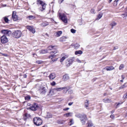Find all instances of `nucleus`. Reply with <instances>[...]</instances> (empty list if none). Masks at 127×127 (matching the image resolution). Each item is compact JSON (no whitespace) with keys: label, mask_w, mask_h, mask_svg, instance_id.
I'll use <instances>...</instances> for the list:
<instances>
[{"label":"nucleus","mask_w":127,"mask_h":127,"mask_svg":"<svg viewBox=\"0 0 127 127\" xmlns=\"http://www.w3.org/2000/svg\"><path fill=\"white\" fill-rule=\"evenodd\" d=\"M126 84V83H125L123 85L119 87V89H123L127 87V86H125V84Z\"/></svg>","instance_id":"nucleus-34"},{"label":"nucleus","mask_w":127,"mask_h":127,"mask_svg":"<svg viewBox=\"0 0 127 127\" xmlns=\"http://www.w3.org/2000/svg\"><path fill=\"white\" fill-rule=\"evenodd\" d=\"M118 48V47L117 46L115 47H114L113 50H115Z\"/></svg>","instance_id":"nucleus-56"},{"label":"nucleus","mask_w":127,"mask_h":127,"mask_svg":"<svg viewBox=\"0 0 127 127\" xmlns=\"http://www.w3.org/2000/svg\"><path fill=\"white\" fill-rule=\"evenodd\" d=\"M74 60V58H70L67 62H66V66H69L72 64Z\"/></svg>","instance_id":"nucleus-11"},{"label":"nucleus","mask_w":127,"mask_h":127,"mask_svg":"<svg viewBox=\"0 0 127 127\" xmlns=\"http://www.w3.org/2000/svg\"><path fill=\"white\" fill-rule=\"evenodd\" d=\"M37 105L35 104L31 106L30 107V108L32 110L35 111L37 109Z\"/></svg>","instance_id":"nucleus-14"},{"label":"nucleus","mask_w":127,"mask_h":127,"mask_svg":"<svg viewBox=\"0 0 127 127\" xmlns=\"http://www.w3.org/2000/svg\"><path fill=\"white\" fill-rule=\"evenodd\" d=\"M2 54V55L4 56H8V55L6 54H2V53H1Z\"/></svg>","instance_id":"nucleus-51"},{"label":"nucleus","mask_w":127,"mask_h":127,"mask_svg":"<svg viewBox=\"0 0 127 127\" xmlns=\"http://www.w3.org/2000/svg\"><path fill=\"white\" fill-rule=\"evenodd\" d=\"M87 117L86 115H83L82 116L81 118V121L83 124H84L86 122Z\"/></svg>","instance_id":"nucleus-10"},{"label":"nucleus","mask_w":127,"mask_h":127,"mask_svg":"<svg viewBox=\"0 0 127 127\" xmlns=\"http://www.w3.org/2000/svg\"><path fill=\"white\" fill-rule=\"evenodd\" d=\"M64 0H59L58 2L59 3H61Z\"/></svg>","instance_id":"nucleus-53"},{"label":"nucleus","mask_w":127,"mask_h":127,"mask_svg":"<svg viewBox=\"0 0 127 127\" xmlns=\"http://www.w3.org/2000/svg\"><path fill=\"white\" fill-rule=\"evenodd\" d=\"M119 0H115L114 1V3L115 4V3H117Z\"/></svg>","instance_id":"nucleus-57"},{"label":"nucleus","mask_w":127,"mask_h":127,"mask_svg":"<svg viewBox=\"0 0 127 127\" xmlns=\"http://www.w3.org/2000/svg\"><path fill=\"white\" fill-rule=\"evenodd\" d=\"M103 15V13L101 12H100L97 16V19H100Z\"/></svg>","instance_id":"nucleus-27"},{"label":"nucleus","mask_w":127,"mask_h":127,"mask_svg":"<svg viewBox=\"0 0 127 127\" xmlns=\"http://www.w3.org/2000/svg\"><path fill=\"white\" fill-rule=\"evenodd\" d=\"M73 92V90H69L68 91V93L69 94H71Z\"/></svg>","instance_id":"nucleus-49"},{"label":"nucleus","mask_w":127,"mask_h":127,"mask_svg":"<svg viewBox=\"0 0 127 127\" xmlns=\"http://www.w3.org/2000/svg\"><path fill=\"white\" fill-rule=\"evenodd\" d=\"M64 88H62V87L59 88V87H55L54 89V91H60L63 90V89Z\"/></svg>","instance_id":"nucleus-18"},{"label":"nucleus","mask_w":127,"mask_h":127,"mask_svg":"<svg viewBox=\"0 0 127 127\" xmlns=\"http://www.w3.org/2000/svg\"><path fill=\"white\" fill-rule=\"evenodd\" d=\"M125 116L126 117H127V112Z\"/></svg>","instance_id":"nucleus-64"},{"label":"nucleus","mask_w":127,"mask_h":127,"mask_svg":"<svg viewBox=\"0 0 127 127\" xmlns=\"http://www.w3.org/2000/svg\"><path fill=\"white\" fill-rule=\"evenodd\" d=\"M50 84L52 86H54L56 84V83L55 82L53 81Z\"/></svg>","instance_id":"nucleus-48"},{"label":"nucleus","mask_w":127,"mask_h":127,"mask_svg":"<svg viewBox=\"0 0 127 127\" xmlns=\"http://www.w3.org/2000/svg\"><path fill=\"white\" fill-rule=\"evenodd\" d=\"M76 61L78 63H81V61L79 59H78V58H77L76 59Z\"/></svg>","instance_id":"nucleus-50"},{"label":"nucleus","mask_w":127,"mask_h":127,"mask_svg":"<svg viewBox=\"0 0 127 127\" xmlns=\"http://www.w3.org/2000/svg\"><path fill=\"white\" fill-rule=\"evenodd\" d=\"M35 18V17L32 15H30L28 16L27 17V19L30 20H32L34 19Z\"/></svg>","instance_id":"nucleus-22"},{"label":"nucleus","mask_w":127,"mask_h":127,"mask_svg":"<svg viewBox=\"0 0 127 127\" xmlns=\"http://www.w3.org/2000/svg\"><path fill=\"white\" fill-rule=\"evenodd\" d=\"M2 6L3 7H6V4H4V5H2Z\"/></svg>","instance_id":"nucleus-61"},{"label":"nucleus","mask_w":127,"mask_h":127,"mask_svg":"<svg viewBox=\"0 0 127 127\" xmlns=\"http://www.w3.org/2000/svg\"><path fill=\"white\" fill-rule=\"evenodd\" d=\"M70 31L72 33H74L76 32V30H75L72 29H71Z\"/></svg>","instance_id":"nucleus-43"},{"label":"nucleus","mask_w":127,"mask_h":127,"mask_svg":"<svg viewBox=\"0 0 127 127\" xmlns=\"http://www.w3.org/2000/svg\"><path fill=\"white\" fill-rule=\"evenodd\" d=\"M1 42L3 44L5 43L8 41V40L6 36L3 35L0 37Z\"/></svg>","instance_id":"nucleus-7"},{"label":"nucleus","mask_w":127,"mask_h":127,"mask_svg":"<svg viewBox=\"0 0 127 127\" xmlns=\"http://www.w3.org/2000/svg\"><path fill=\"white\" fill-rule=\"evenodd\" d=\"M114 67L112 66L106 67L104 69H106L107 70H111L114 69Z\"/></svg>","instance_id":"nucleus-17"},{"label":"nucleus","mask_w":127,"mask_h":127,"mask_svg":"<svg viewBox=\"0 0 127 127\" xmlns=\"http://www.w3.org/2000/svg\"><path fill=\"white\" fill-rule=\"evenodd\" d=\"M34 124L36 126H39L41 125L42 123V120L39 118L36 117L33 119Z\"/></svg>","instance_id":"nucleus-2"},{"label":"nucleus","mask_w":127,"mask_h":127,"mask_svg":"<svg viewBox=\"0 0 127 127\" xmlns=\"http://www.w3.org/2000/svg\"><path fill=\"white\" fill-rule=\"evenodd\" d=\"M122 16L123 18H126V17L127 16V13L125 12V13L122 14Z\"/></svg>","instance_id":"nucleus-36"},{"label":"nucleus","mask_w":127,"mask_h":127,"mask_svg":"<svg viewBox=\"0 0 127 127\" xmlns=\"http://www.w3.org/2000/svg\"><path fill=\"white\" fill-rule=\"evenodd\" d=\"M70 122L69 123V124L70 126H71L74 123L72 119H71L70 120Z\"/></svg>","instance_id":"nucleus-33"},{"label":"nucleus","mask_w":127,"mask_h":127,"mask_svg":"<svg viewBox=\"0 0 127 127\" xmlns=\"http://www.w3.org/2000/svg\"><path fill=\"white\" fill-rule=\"evenodd\" d=\"M121 77L123 79H125V76L123 75H122L121 76Z\"/></svg>","instance_id":"nucleus-58"},{"label":"nucleus","mask_w":127,"mask_h":127,"mask_svg":"<svg viewBox=\"0 0 127 127\" xmlns=\"http://www.w3.org/2000/svg\"><path fill=\"white\" fill-rule=\"evenodd\" d=\"M62 33V32L60 31L55 32L54 34V35L56 36L59 37L61 35Z\"/></svg>","instance_id":"nucleus-15"},{"label":"nucleus","mask_w":127,"mask_h":127,"mask_svg":"<svg viewBox=\"0 0 127 127\" xmlns=\"http://www.w3.org/2000/svg\"><path fill=\"white\" fill-rule=\"evenodd\" d=\"M112 0H109V3L111 2L112 1Z\"/></svg>","instance_id":"nucleus-62"},{"label":"nucleus","mask_w":127,"mask_h":127,"mask_svg":"<svg viewBox=\"0 0 127 127\" xmlns=\"http://www.w3.org/2000/svg\"><path fill=\"white\" fill-rule=\"evenodd\" d=\"M38 91L40 94H45L46 92L45 87L43 86L40 87Z\"/></svg>","instance_id":"nucleus-8"},{"label":"nucleus","mask_w":127,"mask_h":127,"mask_svg":"<svg viewBox=\"0 0 127 127\" xmlns=\"http://www.w3.org/2000/svg\"><path fill=\"white\" fill-rule=\"evenodd\" d=\"M30 97L29 96H28L25 97V99L26 100H29L30 99Z\"/></svg>","instance_id":"nucleus-44"},{"label":"nucleus","mask_w":127,"mask_h":127,"mask_svg":"<svg viewBox=\"0 0 127 127\" xmlns=\"http://www.w3.org/2000/svg\"><path fill=\"white\" fill-rule=\"evenodd\" d=\"M48 52L47 49H43L40 51V53L41 54H43L46 53Z\"/></svg>","instance_id":"nucleus-25"},{"label":"nucleus","mask_w":127,"mask_h":127,"mask_svg":"<svg viewBox=\"0 0 127 127\" xmlns=\"http://www.w3.org/2000/svg\"><path fill=\"white\" fill-rule=\"evenodd\" d=\"M66 58V57L65 56L63 57L60 60V62H63Z\"/></svg>","instance_id":"nucleus-35"},{"label":"nucleus","mask_w":127,"mask_h":127,"mask_svg":"<svg viewBox=\"0 0 127 127\" xmlns=\"http://www.w3.org/2000/svg\"><path fill=\"white\" fill-rule=\"evenodd\" d=\"M122 103H121L120 104L119 103H118L117 102L116 103H115V104H117L116 106V108H118L119 107V105H120V104H121Z\"/></svg>","instance_id":"nucleus-42"},{"label":"nucleus","mask_w":127,"mask_h":127,"mask_svg":"<svg viewBox=\"0 0 127 127\" xmlns=\"http://www.w3.org/2000/svg\"><path fill=\"white\" fill-rule=\"evenodd\" d=\"M52 115L50 113H48L47 114V117L48 118H51L52 117Z\"/></svg>","instance_id":"nucleus-31"},{"label":"nucleus","mask_w":127,"mask_h":127,"mask_svg":"<svg viewBox=\"0 0 127 127\" xmlns=\"http://www.w3.org/2000/svg\"><path fill=\"white\" fill-rule=\"evenodd\" d=\"M90 12L92 14H95V10L93 9H91L90 11Z\"/></svg>","instance_id":"nucleus-38"},{"label":"nucleus","mask_w":127,"mask_h":127,"mask_svg":"<svg viewBox=\"0 0 127 127\" xmlns=\"http://www.w3.org/2000/svg\"><path fill=\"white\" fill-rule=\"evenodd\" d=\"M73 103V102H69L68 103V105L69 106H71Z\"/></svg>","instance_id":"nucleus-55"},{"label":"nucleus","mask_w":127,"mask_h":127,"mask_svg":"<svg viewBox=\"0 0 127 127\" xmlns=\"http://www.w3.org/2000/svg\"><path fill=\"white\" fill-rule=\"evenodd\" d=\"M124 65L123 64H122L120 65L119 67V69L121 70L122 68L124 67Z\"/></svg>","instance_id":"nucleus-39"},{"label":"nucleus","mask_w":127,"mask_h":127,"mask_svg":"<svg viewBox=\"0 0 127 127\" xmlns=\"http://www.w3.org/2000/svg\"><path fill=\"white\" fill-rule=\"evenodd\" d=\"M56 48L57 47L56 46L51 45L49 46L47 48V49L49 50H53L50 53L51 55L49 56V58L51 59L50 61V63H53L54 61H56L57 60V59H55L54 60L52 59L53 58L55 57L56 55L55 54L58 53V51L56 50Z\"/></svg>","instance_id":"nucleus-1"},{"label":"nucleus","mask_w":127,"mask_h":127,"mask_svg":"<svg viewBox=\"0 0 127 127\" xmlns=\"http://www.w3.org/2000/svg\"><path fill=\"white\" fill-rule=\"evenodd\" d=\"M110 117L112 119H114V115H112L110 116Z\"/></svg>","instance_id":"nucleus-52"},{"label":"nucleus","mask_w":127,"mask_h":127,"mask_svg":"<svg viewBox=\"0 0 127 127\" xmlns=\"http://www.w3.org/2000/svg\"><path fill=\"white\" fill-rule=\"evenodd\" d=\"M12 18L14 21L17 20L18 19V16L16 15V12L15 11H13L12 12Z\"/></svg>","instance_id":"nucleus-9"},{"label":"nucleus","mask_w":127,"mask_h":127,"mask_svg":"<svg viewBox=\"0 0 127 127\" xmlns=\"http://www.w3.org/2000/svg\"><path fill=\"white\" fill-rule=\"evenodd\" d=\"M48 25V23L46 22H44L41 24V25L43 27H45Z\"/></svg>","instance_id":"nucleus-26"},{"label":"nucleus","mask_w":127,"mask_h":127,"mask_svg":"<svg viewBox=\"0 0 127 127\" xmlns=\"http://www.w3.org/2000/svg\"><path fill=\"white\" fill-rule=\"evenodd\" d=\"M114 111H115V110H113L112 111H111V112L112 114H113V113H114Z\"/></svg>","instance_id":"nucleus-60"},{"label":"nucleus","mask_w":127,"mask_h":127,"mask_svg":"<svg viewBox=\"0 0 127 127\" xmlns=\"http://www.w3.org/2000/svg\"><path fill=\"white\" fill-rule=\"evenodd\" d=\"M28 114H25L23 117V119L24 121H26L27 118Z\"/></svg>","instance_id":"nucleus-30"},{"label":"nucleus","mask_w":127,"mask_h":127,"mask_svg":"<svg viewBox=\"0 0 127 127\" xmlns=\"http://www.w3.org/2000/svg\"><path fill=\"white\" fill-rule=\"evenodd\" d=\"M36 63H38V64H40L42 63V62L41 61L38 60L36 61Z\"/></svg>","instance_id":"nucleus-46"},{"label":"nucleus","mask_w":127,"mask_h":127,"mask_svg":"<svg viewBox=\"0 0 127 127\" xmlns=\"http://www.w3.org/2000/svg\"><path fill=\"white\" fill-rule=\"evenodd\" d=\"M22 35V32L19 30L15 31L13 32V37L15 38H18L20 37Z\"/></svg>","instance_id":"nucleus-4"},{"label":"nucleus","mask_w":127,"mask_h":127,"mask_svg":"<svg viewBox=\"0 0 127 127\" xmlns=\"http://www.w3.org/2000/svg\"><path fill=\"white\" fill-rule=\"evenodd\" d=\"M123 98H127V92L124 95Z\"/></svg>","instance_id":"nucleus-47"},{"label":"nucleus","mask_w":127,"mask_h":127,"mask_svg":"<svg viewBox=\"0 0 127 127\" xmlns=\"http://www.w3.org/2000/svg\"><path fill=\"white\" fill-rule=\"evenodd\" d=\"M27 77V75L26 74H25L23 75V77L24 78H26Z\"/></svg>","instance_id":"nucleus-59"},{"label":"nucleus","mask_w":127,"mask_h":127,"mask_svg":"<svg viewBox=\"0 0 127 127\" xmlns=\"http://www.w3.org/2000/svg\"><path fill=\"white\" fill-rule=\"evenodd\" d=\"M62 88H64L63 89V93L64 94L66 93L68 91V89L66 87H62Z\"/></svg>","instance_id":"nucleus-21"},{"label":"nucleus","mask_w":127,"mask_h":127,"mask_svg":"<svg viewBox=\"0 0 127 127\" xmlns=\"http://www.w3.org/2000/svg\"><path fill=\"white\" fill-rule=\"evenodd\" d=\"M88 101L87 100H86L85 103V106L86 108L88 107Z\"/></svg>","instance_id":"nucleus-32"},{"label":"nucleus","mask_w":127,"mask_h":127,"mask_svg":"<svg viewBox=\"0 0 127 127\" xmlns=\"http://www.w3.org/2000/svg\"><path fill=\"white\" fill-rule=\"evenodd\" d=\"M72 113H67L64 114V116H66L67 117H70L72 116Z\"/></svg>","instance_id":"nucleus-24"},{"label":"nucleus","mask_w":127,"mask_h":127,"mask_svg":"<svg viewBox=\"0 0 127 127\" xmlns=\"http://www.w3.org/2000/svg\"><path fill=\"white\" fill-rule=\"evenodd\" d=\"M1 33H3L4 35L6 36H9L11 34V31L10 30H3L1 31Z\"/></svg>","instance_id":"nucleus-5"},{"label":"nucleus","mask_w":127,"mask_h":127,"mask_svg":"<svg viewBox=\"0 0 127 127\" xmlns=\"http://www.w3.org/2000/svg\"><path fill=\"white\" fill-rule=\"evenodd\" d=\"M51 91V89H50L49 90V94L50 93Z\"/></svg>","instance_id":"nucleus-63"},{"label":"nucleus","mask_w":127,"mask_h":127,"mask_svg":"<svg viewBox=\"0 0 127 127\" xmlns=\"http://www.w3.org/2000/svg\"><path fill=\"white\" fill-rule=\"evenodd\" d=\"M67 39V37L65 36H62L59 39L60 41L62 42L65 41Z\"/></svg>","instance_id":"nucleus-19"},{"label":"nucleus","mask_w":127,"mask_h":127,"mask_svg":"<svg viewBox=\"0 0 127 127\" xmlns=\"http://www.w3.org/2000/svg\"><path fill=\"white\" fill-rule=\"evenodd\" d=\"M103 101L105 103H109L112 102L111 99H109L107 98H105L103 99Z\"/></svg>","instance_id":"nucleus-16"},{"label":"nucleus","mask_w":127,"mask_h":127,"mask_svg":"<svg viewBox=\"0 0 127 127\" xmlns=\"http://www.w3.org/2000/svg\"><path fill=\"white\" fill-rule=\"evenodd\" d=\"M76 117L78 118H80L81 117V115L80 114H77L75 115Z\"/></svg>","instance_id":"nucleus-45"},{"label":"nucleus","mask_w":127,"mask_h":127,"mask_svg":"<svg viewBox=\"0 0 127 127\" xmlns=\"http://www.w3.org/2000/svg\"><path fill=\"white\" fill-rule=\"evenodd\" d=\"M37 3H39L40 4H41L42 6V8L40 9V10L41 11H42L43 10H44L45 8L46 4L43 2L42 1L38 0H37Z\"/></svg>","instance_id":"nucleus-6"},{"label":"nucleus","mask_w":127,"mask_h":127,"mask_svg":"<svg viewBox=\"0 0 127 127\" xmlns=\"http://www.w3.org/2000/svg\"><path fill=\"white\" fill-rule=\"evenodd\" d=\"M117 25V23L114 21H112L110 24V25L111 26L112 28H113L115 26Z\"/></svg>","instance_id":"nucleus-20"},{"label":"nucleus","mask_w":127,"mask_h":127,"mask_svg":"<svg viewBox=\"0 0 127 127\" xmlns=\"http://www.w3.org/2000/svg\"><path fill=\"white\" fill-rule=\"evenodd\" d=\"M69 109V108H64L63 109V110L64 111H65Z\"/></svg>","instance_id":"nucleus-54"},{"label":"nucleus","mask_w":127,"mask_h":127,"mask_svg":"<svg viewBox=\"0 0 127 127\" xmlns=\"http://www.w3.org/2000/svg\"><path fill=\"white\" fill-rule=\"evenodd\" d=\"M33 27L30 26H27V29L29 31L30 30H31V29H32V28Z\"/></svg>","instance_id":"nucleus-40"},{"label":"nucleus","mask_w":127,"mask_h":127,"mask_svg":"<svg viewBox=\"0 0 127 127\" xmlns=\"http://www.w3.org/2000/svg\"><path fill=\"white\" fill-rule=\"evenodd\" d=\"M4 20L6 23H8L9 21V20L7 17H4Z\"/></svg>","instance_id":"nucleus-41"},{"label":"nucleus","mask_w":127,"mask_h":127,"mask_svg":"<svg viewBox=\"0 0 127 127\" xmlns=\"http://www.w3.org/2000/svg\"><path fill=\"white\" fill-rule=\"evenodd\" d=\"M87 127H95V126L92 122L91 121H88L86 124Z\"/></svg>","instance_id":"nucleus-12"},{"label":"nucleus","mask_w":127,"mask_h":127,"mask_svg":"<svg viewBox=\"0 0 127 127\" xmlns=\"http://www.w3.org/2000/svg\"><path fill=\"white\" fill-rule=\"evenodd\" d=\"M58 16L60 19L64 23H67V18L65 14L59 13L58 15Z\"/></svg>","instance_id":"nucleus-3"},{"label":"nucleus","mask_w":127,"mask_h":127,"mask_svg":"<svg viewBox=\"0 0 127 127\" xmlns=\"http://www.w3.org/2000/svg\"><path fill=\"white\" fill-rule=\"evenodd\" d=\"M30 31L33 33H34L35 32V29L33 28H32V29H31V30H30Z\"/></svg>","instance_id":"nucleus-37"},{"label":"nucleus","mask_w":127,"mask_h":127,"mask_svg":"<svg viewBox=\"0 0 127 127\" xmlns=\"http://www.w3.org/2000/svg\"><path fill=\"white\" fill-rule=\"evenodd\" d=\"M50 80H52L54 79L56 77V75L54 73H51L49 76Z\"/></svg>","instance_id":"nucleus-13"},{"label":"nucleus","mask_w":127,"mask_h":127,"mask_svg":"<svg viewBox=\"0 0 127 127\" xmlns=\"http://www.w3.org/2000/svg\"><path fill=\"white\" fill-rule=\"evenodd\" d=\"M82 53V52L81 50L76 51L75 52V54L76 55L78 54H81Z\"/></svg>","instance_id":"nucleus-28"},{"label":"nucleus","mask_w":127,"mask_h":127,"mask_svg":"<svg viewBox=\"0 0 127 127\" xmlns=\"http://www.w3.org/2000/svg\"><path fill=\"white\" fill-rule=\"evenodd\" d=\"M74 48L75 49H77L79 48L80 45L76 43L74 44Z\"/></svg>","instance_id":"nucleus-29"},{"label":"nucleus","mask_w":127,"mask_h":127,"mask_svg":"<svg viewBox=\"0 0 127 127\" xmlns=\"http://www.w3.org/2000/svg\"><path fill=\"white\" fill-rule=\"evenodd\" d=\"M69 78V77L67 74L64 75L63 77V79L64 81H66Z\"/></svg>","instance_id":"nucleus-23"}]
</instances>
